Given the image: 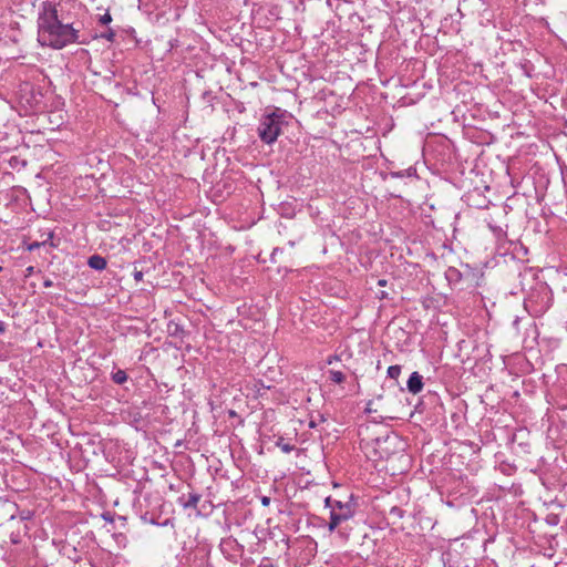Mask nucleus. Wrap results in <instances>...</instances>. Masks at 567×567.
Masks as SVG:
<instances>
[{
  "label": "nucleus",
  "instance_id": "f257e3e1",
  "mask_svg": "<svg viewBox=\"0 0 567 567\" xmlns=\"http://www.w3.org/2000/svg\"><path fill=\"white\" fill-rule=\"evenodd\" d=\"M38 42L42 47L61 50L79 40V29L64 14L61 3L45 1L38 13Z\"/></svg>",
  "mask_w": 567,
  "mask_h": 567
},
{
  "label": "nucleus",
  "instance_id": "f03ea898",
  "mask_svg": "<svg viewBox=\"0 0 567 567\" xmlns=\"http://www.w3.org/2000/svg\"><path fill=\"white\" fill-rule=\"evenodd\" d=\"M286 114L279 111L264 115L258 126V135L260 140L266 144H272L281 134Z\"/></svg>",
  "mask_w": 567,
  "mask_h": 567
},
{
  "label": "nucleus",
  "instance_id": "7ed1b4c3",
  "mask_svg": "<svg viewBox=\"0 0 567 567\" xmlns=\"http://www.w3.org/2000/svg\"><path fill=\"white\" fill-rule=\"evenodd\" d=\"M326 506L330 508L331 516H334L341 523L350 519L354 515L353 505L349 502L342 503L331 497L326 498Z\"/></svg>",
  "mask_w": 567,
  "mask_h": 567
},
{
  "label": "nucleus",
  "instance_id": "20e7f679",
  "mask_svg": "<svg viewBox=\"0 0 567 567\" xmlns=\"http://www.w3.org/2000/svg\"><path fill=\"white\" fill-rule=\"evenodd\" d=\"M423 389L422 375L419 372H413L408 380V390L416 394Z\"/></svg>",
  "mask_w": 567,
  "mask_h": 567
},
{
  "label": "nucleus",
  "instance_id": "39448f33",
  "mask_svg": "<svg viewBox=\"0 0 567 567\" xmlns=\"http://www.w3.org/2000/svg\"><path fill=\"white\" fill-rule=\"evenodd\" d=\"M87 265L95 270H103L106 268V260L102 256L93 255L89 258Z\"/></svg>",
  "mask_w": 567,
  "mask_h": 567
},
{
  "label": "nucleus",
  "instance_id": "423d86ee",
  "mask_svg": "<svg viewBox=\"0 0 567 567\" xmlns=\"http://www.w3.org/2000/svg\"><path fill=\"white\" fill-rule=\"evenodd\" d=\"M202 496L197 493H189L186 502L183 503L185 508H196Z\"/></svg>",
  "mask_w": 567,
  "mask_h": 567
},
{
  "label": "nucleus",
  "instance_id": "0eeeda50",
  "mask_svg": "<svg viewBox=\"0 0 567 567\" xmlns=\"http://www.w3.org/2000/svg\"><path fill=\"white\" fill-rule=\"evenodd\" d=\"M330 380L334 383H342L346 380V375L341 371L330 370L329 371Z\"/></svg>",
  "mask_w": 567,
  "mask_h": 567
},
{
  "label": "nucleus",
  "instance_id": "6e6552de",
  "mask_svg": "<svg viewBox=\"0 0 567 567\" xmlns=\"http://www.w3.org/2000/svg\"><path fill=\"white\" fill-rule=\"evenodd\" d=\"M112 380L116 384H123L127 380V374L123 370H117L115 373H113Z\"/></svg>",
  "mask_w": 567,
  "mask_h": 567
},
{
  "label": "nucleus",
  "instance_id": "1a4fd4ad",
  "mask_svg": "<svg viewBox=\"0 0 567 567\" xmlns=\"http://www.w3.org/2000/svg\"><path fill=\"white\" fill-rule=\"evenodd\" d=\"M401 374V367L400 365H391L388 369V377L391 379H398Z\"/></svg>",
  "mask_w": 567,
  "mask_h": 567
},
{
  "label": "nucleus",
  "instance_id": "9d476101",
  "mask_svg": "<svg viewBox=\"0 0 567 567\" xmlns=\"http://www.w3.org/2000/svg\"><path fill=\"white\" fill-rule=\"evenodd\" d=\"M340 524L341 522L339 519L330 515V523L328 525L329 532H333Z\"/></svg>",
  "mask_w": 567,
  "mask_h": 567
},
{
  "label": "nucleus",
  "instance_id": "9b49d317",
  "mask_svg": "<svg viewBox=\"0 0 567 567\" xmlns=\"http://www.w3.org/2000/svg\"><path fill=\"white\" fill-rule=\"evenodd\" d=\"M102 38L106 39L107 41H113L115 38V31L110 28L105 33L102 34Z\"/></svg>",
  "mask_w": 567,
  "mask_h": 567
},
{
  "label": "nucleus",
  "instance_id": "f8f14e48",
  "mask_svg": "<svg viewBox=\"0 0 567 567\" xmlns=\"http://www.w3.org/2000/svg\"><path fill=\"white\" fill-rule=\"evenodd\" d=\"M112 21V17L109 12L104 13L103 16H101L100 18V22L102 24H109L110 22Z\"/></svg>",
  "mask_w": 567,
  "mask_h": 567
},
{
  "label": "nucleus",
  "instance_id": "ddd939ff",
  "mask_svg": "<svg viewBox=\"0 0 567 567\" xmlns=\"http://www.w3.org/2000/svg\"><path fill=\"white\" fill-rule=\"evenodd\" d=\"M281 446V450L285 452V453H290L292 450H293V446L290 445V444H282L280 445Z\"/></svg>",
  "mask_w": 567,
  "mask_h": 567
},
{
  "label": "nucleus",
  "instance_id": "4468645a",
  "mask_svg": "<svg viewBox=\"0 0 567 567\" xmlns=\"http://www.w3.org/2000/svg\"><path fill=\"white\" fill-rule=\"evenodd\" d=\"M41 245H42L41 243L34 241L28 246V250L32 251V250L39 248Z\"/></svg>",
  "mask_w": 567,
  "mask_h": 567
},
{
  "label": "nucleus",
  "instance_id": "2eb2a0df",
  "mask_svg": "<svg viewBox=\"0 0 567 567\" xmlns=\"http://www.w3.org/2000/svg\"><path fill=\"white\" fill-rule=\"evenodd\" d=\"M261 504H262L264 506H268V505L270 504V497H268V496H262V497H261Z\"/></svg>",
  "mask_w": 567,
  "mask_h": 567
},
{
  "label": "nucleus",
  "instance_id": "dca6fc26",
  "mask_svg": "<svg viewBox=\"0 0 567 567\" xmlns=\"http://www.w3.org/2000/svg\"><path fill=\"white\" fill-rule=\"evenodd\" d=\"M43 286H44L45 288H50V287H52V286H53V281H52L51 279H45V280L43 281Z\"/></svg>",
  "mask_w": 567,
  "mask_h": 567
},
{
  "label": "nucleus",
  "instance_id": "f3484780",
  "mask_svg": "<svg viewBox=\"0 0 567 567\" xmlns=\"http://www.w3.org/2000/svg\"><path fill=\"white\" fill-rule=\"evenodd\" d=\"M134 277L136 280H141L143 277V274L141 271H137V272H135Z\"/></svg>",
  "mask_w": 567,
  "mask_h": 567
},
{
  "label": "nucleus",
  "instance_id": "a211bd4d",
  "mask_svg": "<svg viewBox=\"0 0 567 567\" xmlns=\"http://www.w3.org/2000/svg\"><path fill=\"white\" fill-rule=\"evenodd\" d=\"M379 285H380V286H384V285H385V280H384V279H380V280H379Z\"/></svg>",
  "mask_w": 567,
  "mask_h": 567
},
{
  "label": "nucleus",
  "instance_id": "6ab92c4d",
  "mask_svg": "<svg viewBox=\"0 0 567 567\" xmlns=\"http://www.w3.org/2000/svg\"><path fill=\"white\" fill-rule=\"evenodd\" d=\"M370 405H371V402H369V403H368V408H367V411H368V412H371V411H372V408H370Z\"/></svg>",
  "mask_w": 567,
  "mask_h": 567
}]
</instances>
